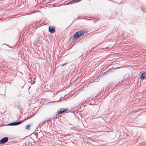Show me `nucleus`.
Returning <instances> with one entry per match:
<instances>
[{"label":"nucleus","mask_w":146,"mask_h":146,"mask_svg":"<svg viewBox=\"0 0 146 146\" xmlns=\"http://www.w3.org/2000/svg\"><path fill=\"white\" fill-rule=\"evenodd\" d=\"M84 35V32L83 31H81L77 32L74 35L75 38H77L82 35Z\"/></svg>","instance_id":"obj_1"},{"label":"nucleus","mask_w":146,"mask_h":146,"mask_svg":"<svg viewBox=\"0 0 146 146\" xmlns=\"http://www.w3.org/2000/svg\"><path fill=\"white\" fill-rule=\"evenodd\" d=\"M17 125V124L16 122L11 123L8 124V125Z\"/></svg>","instance_id":"obj_6"},{"label":"nucleus","mask_w":146,"mask_h":146,"mask_svg":"<svg viewBox=\"0 0 146 146\" xmlns=\"http://www.w3.org/2000/svg\"><path fill=\"white\" fill-rule=\"evenodd\" d=\"M74 3V2H73V0H72L71 1L68 2V3L67 4H72Z\"/></svg>","instance_id":"obj_11"},{"label":"nucleus","mask_w":146,"mask_h":146,"mask_svg":"<svg viewBox=\"0 0 146 146\" xmlns=\"http://www.w3.org/2000/svg\"><path fill=\"white\" fill-rule=\"evenodd\" d=\"M141 9L144 12H146V8H144L143 9V7H141Z\"/></svg>","instance_id":"obj_12"},{"label":"nucleus","mask_w":146,"mask_h":146,"mask_svg":"<svg viewBox=\"0 0 146 146\" xmlns=\"http://www.w3.org/2000/svg\"><path fill=\"white\" fill-rule=\"evenodd\" d=\"M33 116V115H31L30 116V117H27L25 119H24V120H24V121L25 120H27V119H29V118H30L32 117Z\"/></svg>","instance_id":"obj_7"},{"label":"nucleus","mask_w":146,"mask_h":146,"mask_svg":"<svg viewBox=\"0 0 146 146\" xmlns=\"http://www.w3.org/2000/svg\"><path fill=\"white\" fill-rule=\"evenodd\" d=\"M66 64V63L64 64H62L60 65V66L61 67H62V66H63L65 65Z\"/></svg>","instance_id":"obj_13"},{"label":"nucleus","mask_w":146,"mask_h":146,"mask_svg":"<svg viewBox=\"0 0 146 146\" xmlns=\"http://www.w3.org/2000/svg\"><path fill=\"white\" fill-rule=\"evenodd\" d=\"M49 31L51 33H53L55 32V28L54 27L50 26L49 27Z\"/></svg>","instance_id":"obj_3"},{"label":"nucleus","mask_w":146,"mask_h":146,"mask_svg":"<svg viewBox=\"0 0 146 146\" xmlns=\"http://www.w3.org/2000/svg\"><path fill=\"white\" fill-rule=\"evenodd\" d=\"M33 81H34V82H35V79H34Z\"/></svg>","instance_id":"obj_15"},{"label":"nucleus","mask_w":146,"mask_h":146,"mask_svg":"<svg viewBox=\"0 0 146 146\" xmlns=\"http://www.w3.org/2000/svg\"><path fill=\"white\" fill-rule=\"evenodd\" d=\"M33 81H34V82H35V79H34Z\"/></svg>","instance_id":"obj_14"},{"label":"nucleus","mask_w":146,"mask_h":146,"mask_svg":"<svg viewBox=\"0 0 146 146\" xmlns=\"http://www.w3.org/2000/svg\"><path fill=\"white\" fill-rule=\"evenodd\" d=\"M30 125H27L26 126V129H28L29 130L30 129V128H29V127Z\"/></svg>","instance_id":"obj_9"},{"label":"nucleus","mask_w":146,"mask_h":146,"mask_svg":"<svg viewBox=\"0 0 146 146\" xmlns=\"http://www.w3.org/2000/svg\"><path fill=\"white\" fill-rule=\"evenodd\" d=\"M23 121H24V120H21L20 121H18V122H17V125H18V124H19L22 123Z\"/></svg>","instance_id":"obj_8"},{"label":"nucleus","mask_w":146,"mask_h":146,"mask_svg":"<svg viewBox=\"0 0 146 146\" xmlns=\"http://www.w3.org/2000/svg\"><path fill=\"white\" fill-rule=\"evenodd\" d=\"M81 0H73V1L74 3H78Z\"/></svg>","instance_id":"obj_10"},{"label":"nucleus","mask_w":146,"mask_h":146,"mask_svg":"<svg viewBox=\"0 0 146 146\" xmlns=\"http://www.w3.org/2000/svg\"><path fill=\"white\" fill-rule=\"evenodd\" d=\"M146 77V73L144 72L141 75V78L143 79Z\"/></svg>","instance_id":"obj_5"},{"label":"nucleus","mask_w":146,"mask_h":146,"mask_svg":"<svg viewBox=\"0 0 146 146\" xmlns=\"http://www.w3.org/2000/svg\"><path fill=\"white\" fill-rule=\"evenodd\" d=\"M67 110V109H63L61 108L60 110H58V114H61L65 112Z\"/></svg>","instance_id":"obj_4"},{"label":"nucleus","mask_w":146,"mask_h":146,"mask_svg":"<svg viewBox=\"0 0 146 146\" xmlns=\"http://www.w3.org/2000/svg\"><path fill=\"white\" fill-rule=\"evenodd\" d=\"M8 137H5L3 138L0 141V144L4 143L8 141Z\"/></svg>","instance_id":"obj_2"}]
</instances>
